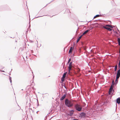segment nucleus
<instances>
[{"label": "nucleus", "mask_w": 120, "mask_h": 120, "mask_svg": "<svg viewBox=\"0 0 120 120\" xmlns=\"http://www.w3.org/2000/svg\"><path fill=\"white\" fill-rule=\"evenodd\" d=\"M65 104L66 106L69 108H71L73 105V101L68 99H65Z\"/></svg>", "instance_id": "1"}, {"label": "nucleus", "mask_w": 120, "mask_h": 120, "mask_svg": "<svg viewBox=\"0 0 120 120\" xmlns=\"http://www.w3.org/2000/svg\"><path fill=\"white\" fill-rule=\"evenodd\" d=\"M104 28L107 30H118L116 26L112 27V25H106L104 27Z\"/></svg>", "instance_id": "2"}, {"label": "nucleus", "mask_w": 120, "mask_h": 120, "mask_svg": "<svg viewBox=\"0 0 120 120\" xmlns=\"http://www.w3.org/2000/svg\"><path fill=\"white\" fill-rule=\"evenodd\" d=\"M96 101V103H95V105L94 106V109H99V108L102 105H105L107 103L106 102H102L101 103L99 104L97 103V101Z\"/></svg>", "instance_id": "3"}, {"label": "nucleus", "mask_w": 120, "mask_h": 120, "mask_svg": "<svg viewBox=\"0 0 120 120\" xmlns=\"http://www.w3.org/2000/svg\"><path fill=\"white\" fill-rule=\"evenodd\" d=\"M115 84L116 85V84H115V83L114 81L113 80L112 81V84L109 89V94H112L113 93L112 92L114 91V90H113V89L114 87V85Z\"/></svg>", "instance_id": "4"}, {"label": "nucleus", "mask_w": 120, "mask_h": 120, "mask_svg": "<svg viewBox=\"0 0 120 120\" xmlns=\"http://www.w3.org/2000/svg\"><path fill=\"white\" fill-rule=\"evenodd\" d=\"M75 107L76 110L78 111H81L82 109V107L79 105L78 104L75 105Z\"/></svg>", "instance_id": "5"}, {"label": "nucleus", "mask_w": 120, "mask_h": 120, "mask_svg": "<svg viewBox=\"0 0 120 120\" xmlns=\"http://www.w3.org/2000/svg\"><path fill=\"white\" fill-rule=\"evenodd\" d=\"M115 34V35L117 37H118L120 36V30H113Z\"/></svg>", "instance_id": "6"}, {"label": "nucleus", "mask_w": 120, "mask_h": 120, "mask_svg": "<svg viewBox=\"0 0 120 120\" xmlns=\"http://www.w3.org/2000/svg\"><path fill=\"white\" fill-rule=\"evenodd\" d=\"M75 111L73 110H70L69 112V113L70 116H71L73 114L74 112Z\"/></svg>", "instance_id": "7"}, {"label": "nucleus", "mask_w": 120, "mask_h": 120, "mask_svg": "<svg viewBox=\"0 0 120 120\" xmlns=\"http://www.w3.org/2000/svg\"><path fill=\"white\" fill-rule=\"evenodd\" d=\"M66 94H64L60 99V101L63 100L66 97Z\"/></svg>", "instance_id": "8"}, {"label": "nucleus", "mask_w": 120, "mask_h": 120, "mask_svg": "<svg viewBox=\"0 0 120 120\" xmlns=\"http://www.w3.org/2000/svg\"><path fill=\"white\" fill-rule=\"evenodd\" d=\"M73 47H70L69 51V53H72V51L73 50Z\"/></svg>", "instance_id": "9"}, {"label": "nucleus", "mask_w": 120, "mask_h": 120, "mask_svg": "<svg viewBox=\"0 0 120 120\" xmlns=\"http://www.w3.org/2000/svg\"><path fill=\"white\" fill-rule=\"evenodd\" d=\"M80 115L81 116H84V117H86V114L83 112H81Z\"/></svg>", "instance_id": "10"}, {"label": "nucleus", "mask_w": 120, "mask_h": 120, "mask_svg": "<svg viewBox=\"0 0 120 120\" xmlns=\"http://www.w3.org/2000/svg\"><path fill=\"white\" fill-rule=\"evenodd\" d=\"M116 102L118 104H120V98L119 97L117 98L116 100Z\"/></svg>", "instance_id": "11"}, {"label": "nucleus", "mask_w": 120, "mask_h": 120, "mask_svg": "<svg viewBox=\"0 0 120 120\" xmlns=\"http://www.w3.org/2000/svg\"><path fill=\"white\" fill-rule=\"evenodd\" d=\"M82 36V35H81L78 38L77 41V42H78L80 40V39H81V37Z\"/></svg>", "instance_id": "12"}, {"label": "nucleus", "mask_w": 120, "mask_h": 120, "mask_svg": "<svg viewBox=\"0 0 120 120\" xmlns=\"http://www.w3.org/2000/svg\"><path fill=\"white\" fill-rule=\"evenodd\" d=\"M72 62H70L69 64V68H71L72 67Z\"/></svg>", "instance_id": "13"}, {"label": "nucleus", "mask_w": 120, "mask_h": 120, "mask_svg": "<svg viewBox=\"0 0 120 120\" xmlns=\"http://www.w3.org/2000/svg\"><path fill=\"white\" fill-rule=\"evenodd\" d=\"M89 30H86L82 35V36L84 34H86L89 32Z\"/></svg>", "instance_id": "14"}, {"label": "nucleus", "mask_w": 120, "mask_h": 120, "mask_svg": "<svg viewBox=\"0 0 120 120\" xmlns=\"http://www.w3.org/2000/svg\"><path fill=\"white\" fill-rule=\"evenodd\" d=\"M28 52H31V53H33V50H30V51H29L28 52H26V54L27 55L28 54Z\"/></svg>", "instance_id": "15"}, {"label": "nucleus", "mask_w": 120, "mask_h": 120, "mask_svg": "<svg viewBox=\"0 0 120 120\" xmlns=\"http://www.w3.org/2000/svg\"><path fill=\"white\" fill-rule=\"evenodd\" d=\"M117 41L118 42V44L119 45L120 44V38H117Z\"/></svg>", "instance_id": "16"}, {"label": "nucleus", "mask_w": 120, "mask_h": 120, "mask_svg": "<svg viewBox=\"0 0 120 120\" xmlns=\"http://www.w3.org/2000/svg\"><path fill=\"white\" fill-rule=\"evenodd\" d=\"M67 72L64 73L62 77L63 78H65L66 77V75L67 74Z\"/></svg>", "instance_id": "17"}, {"label": "nucleus", "mask_w": 120, "mask_h": 120, "mask_svg": "<svg viewBox=\"0 0 120 120\" xmlns=\"http://www.w3.org/2000/svg\"><path fill=\"white\" fill-rule=\"evenodd\" d=\"M20 107L18 105L17 109H16L17 110H19L20 109Z\"/></svg>", "instance_id": "18"}, {"label": "nucleus", "mask_w": 120, "mask_h": 120, "mask_svg": "<svg viewBox=\"0 0 120 120\" xmlns=\"http://www.w3.org/2000/svg\"><path fill=\"white\" fill-rule=\"evenodd\" d=\"M100 16V15H97L95 16L94 18L93 19H95L97 17H98Z\"/></svg>", "instance_id": "19"}, {"label": "nucleus", "mask_w": 120, "mask_h": 120, "mask_svg": "<svg viewBox=\"0 0 120 120\" xmlns=\"http://www.w3.org/2000/svg\"><path fill=\"white\" fill-rule=\"evenodd\" d=\"M118 74L120 75V69H119L117 71V74Z\"/></svg>", "instance_id": "20"}, {"label": "nucleus", "mask_w": 120, "mask_h": 120, "mask_svg": "<svg viewBox=\"0 0 120 120\" xmlns=\"http://www.w3.org/2000/svg\"><path fill=\"white\" fill-rule=\"evenodd\" d=\"M9 76V80L10 81V82H11V83H12V80H11V78L10 76Z\"/></svg>", "instance_id": "21"}, {"label": "nucleus", "mask_w": 120, "mask_h": 120, "mask_svg": "<svg viewBox=\"0 0 120 120\" xmlns=\"http://www.w3.org/2000/svg\"><path fill=\"white\" fill-rule=\"evenodd\" d=\"M68 68H69L68 70V72H69V73H70V72L71 70V68H69L68 67Z\"/></svg>", "instance_id": "22"}, {"label": "nucleus", "mask_w": 120, "mask_h": 120, "mask_svg": "<svg viewBox=\"0 0 120 120\" xmlns=\"http://www.w3.org/2000/svg\"><path fill=\"white\" fill-rule=\"evenodd\" d=\"M115 82H116L115 84H117V83H118V79H116L115 81Z\"/></svg>", "instance_id": "23"}, {"label": "nucleus", "mask_w": 120, "mask_h": 120, "mask_svg": "<svg viewBox=\"0 0 120 120\" xmlns=\"http://www.w3.org/2000/svg\"><path fill=\"white\" fill-rule=\"evenodd\" d=\"M117 66L116 65L115 67V68H114V70H115V71H116V69H117Z\"/></svg>", "instance_id": "24"}, {"label": "nucleus", "mask_w": 120, "mask_h": 120, "mask_svg": "<svg viewBox=\"0 0 120 120\" xmlns=\"http://www.w3.org/2000/svg\"><path fill=\"white\" fill-rule=\"evenodd\" d=\"M71 60V58H70L68 60V63H67V64H68L70 62V61Z\"/></svg>", "instance_id": "25"}, {"label": "nucleus", "mask_w": 120, "mask_h": 120, "mask_svg": "<svg viewBox=\"0 0 120 120\" xmlns=\"http://www.w3.org/2000/svg\"><path fill=\"white\" fill-rule=\"evenodd\" d=\"M64 78H65L63 77L61 79V81H62V82H63L64 81Z\"/></svg>", "instance_id": "26"}, {"label": "nucleus", "mask_w": 120, "mask_h": 120, "mask_svg": "<svg viewBox=\"0 0 120 120\" xmlns=\"http://www.w3.org/2000/svg\"><path fill=\"white\" fill-rule=\"evenodd\" d=\"M118 65L119 66V68L120 69V60H119Z\"/></svg>", "instance_id": "27"}, {"label": "nucleus", "mask_w": 120, "mask_h": 120, "mask_svg": "<svg viewBox=\"0 0 120 120\" xmlns=\"http://www.w3.org/2000/svg\"><path fill=\"white\" fill-rule=\"evenodd\" d=\"M66 116H70L69 114V113H66Z\"/></svg>", "instance_id": "28"}, {"label": "nucleus", "mask_w": 120, "mask_h": 120, "mask_svg": "<svg viewBox=\"0 0 120 120\" xmlns=\"http://www.w3.org/2000/svg\"><path fill=\"white\" fill-rule=\"evenodd\" d=\"M116 76L120 77V75L117 74Z\"/></svg>", "instance_id": "29"}, {"label": "nucleus", "mask_w": 120, "mask_h": 120, "mask_svg": "<svg viewBox=\"0 0 120 120\" xmlns=\"http://www.w3.org/2000/svg\"><path fill=\"white\" fill-rule=\"evenodd\" d=\"M119 77H119L116 76V79H118Z\"/></svg>", "instance_id": "30"}, {"label": "nucleus", "mask_w": 120, "mask_h": 120, "mask_svg": "<svg viewBox=\"0 0 120 120\" xmlns=\"http://www.w3.org/2000/svg\"><path fill=\"white\" fill-rule=\"evenodd\" d=\"M37 102H38V104L37 105V106H38L39 105V104H38V100H37Z\"/></svg>", "instance_id": "31"}, {"label": "nucleus", "mask_w": 120, "mask_h": 120, "mask_svg": "<svg viewBox=\"0 0 120 120\" xmlns=\"http://www.w3.org/2000/svg\"><path fill=\"white\" fill-rule=\"evenodd\" d=\"M73 120H79V119H73Z\"/></svg>", "instance_id": "32"}, {"label": "nucleus", "mask_w": 120, "mask_h": 120, "mask_svg": "<svg viewBox=\"0 0 120 120\" xmlns=\"http://www.w3.org/2000/svg\"><path fill=\"white\" fill-rule=\"evenodd\" d=\"M0 71L3 72H4V71L3 70H1Z\"/></svg>", "instance_id": "33"}, {"label": "nucleus", "mask_w": 120, "mask_h": 120, "mask_svg": "<svg viewBox=\"0 0 120 120\" xmlns=\"http://www.w3.org/2000/svg\"><path fill=\"white\" fill-rule=\"evenodd\" d=\"M64 86L66 89H67V88L64 85Z\"/></svg>", "instance_id": "34"}, {"label": "nucleus", "mask_w": 120, "mask_h": 120, "mask_svg": "<svg viewBox=\"0 0 120 120\" xmlns=\"http://www.w3.org/2000/svg\"><path fill=\"white\" fill-rule=\"evenodd\" d=\"M3 32H4V33H5L6 32V31L5 30H4V32L3 31Z\"/></svg>", "instance_id": "35"}, {"label": "nucleus", "mask_w": 120, "mask_h": 120, "mask_svg": "<svg viewBox=\"0 0 120 120\" xmlns=\"http://www.w3.org/2000/svg\"><path fill=\"white\" fill-rule=\"evenodd\" d=\"M31 54H29L28 55H29V56H31Z\"/></svg>", "instance_id": "36"}, {"label": "nucleus", "mask_w": 120, "mask_h": 120, "mask_svg": "<svg viewBox=\"0 0 120 120\" xmlns=\"http://www.w3.org/2000/svg\"><path fill=\"white\" fill-rule=\"evenodd\" d=\"M119 53H120V50H119Z\"/></svg>", "instance_id": "37"}, {"label": "nucleus", "mask_w": 120, "mask_h": 120, "mask_svg": "<svg viewBox=\"0 0 120 120\" xmlns=\"http://www.w3.org/2000/svg\"><path fill=\"white\" fill-rule=\"evenodd\" d=\"M34 75H33V78H34Z\"/></svg>", "instance_id": "38"}, {"label": "nucleus", "mask_w": 120, "mask_h": 120, "mask_svg": "<svg viewBox=\"0 0 120 120\" xmlns=\"http://www.w3.org/2000/svg\"><path fill=\"white\" fill-rule=\"evenodd\" d=\"M116 107H117V105H116Z\"/></svg>", "instance_id": "39"}, {"label": "nucleus", "mask_w": 120, "mask_h": 120, "mask_svg": "<svg viewBox=\"0 0 120 120\" xmlns=\"http://www.w3.org/2000/svg\"><path fill=\"white\" fill-rule=\"evenodd\" d=\"M11 75V73H10L9 74V75Z\"/></svg>", "instance_id": "40"}, {"label": "nucleus", "mask_w": 120, "mask_h": 120, "mask_svg": "<svg viewBox=\"0 0 120 120\" xmlns=\"http://www.w3.org/2000/svg\"><path fill=\"white\" fill-rule=\"evenodd\" d=\"M37 43H38V41H37Z\"/></svg>", "instance_id": "41"}, {"label": "nucleus", "mask_w": 120, "mask_h": 120, "mask_svg": "<svg viewBox=\"0 0 120 120\" xmlns=\"http://www.w3.org/2000/svg\"><path fill=\"white\" fill-rule=\"evenodd\" d=\"M38 111L37 112V113H38Z\"/></svg>", "instance_id": "42"}, {"label": "nucleus", "mask_w": 120, "mask_h": 120, "mask_svg": "<svg viewBox=\"0 0 120 120\" xmlns=\"http://www.w3.org/2000/svg\"><path fill=\"white\" fill-rule=\"evenodd\" d=\"M77 31H78L77 30V31H76V32H77Z\"/></svg>", "instance_id": "43"}, {"label": "nucleus", "mask_w": 120, "mask_h": 120, "mask_svg": "<svg viewBox=\"0 0 120 120\" xmlns=\"http://www.w3.org/2000/svg\"><path fill=\"white\" fill-rule=\"evenodd\" d=\"M22 90H23V89H22Z\"/></svg>", "instance_id": "44"}, {"label": "nucleus", "mask_w": 120, "mask_h": 120, "mask_svg": "<svg viewBox=\"0 0 120 120\" xmlns=\"http://www.w3.org/2000/svg\"><path fill=\"white\" fill-rule=\"evenodd\" d=\"M26 58H27V56H26Z\"/></svg>", "instance_id": "45"}, {"label": "nucleus", "mask_w": 120, "mask_h": 120, "mask_svg": "<svg viewBox=\"0 0 120 120\" xmlns=\"http://www.w3.org/2000/svg\"><path fill=\"white\" fill-rule=\"evenodd\" d=\"M1 70H0V71Z\"/></svg>", "instance_id": "46"}]
</instances>
